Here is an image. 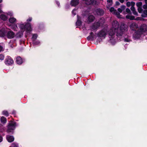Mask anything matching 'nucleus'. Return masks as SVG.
<instances>
[{"label": "nucleus", "mask_w": 147, "mask_h": 147, "mask_svg": "<svg viewBox=\"0 0 147 147\" xmlns=\"http://www.w3.org/2000/svg\"><path fill=\"white\" fill-rule=\"evenodd\" d=\"M32 18H29L27 20V22H29V21H31L32 20Z\"/></svg>", "instance_id": "de8ad7c7"}, {"label": "nucleus", "mask_w": 147, "mask_h": 147, "mask_svg": "<svg viewBox=\"0 0 147 147\" xmlns=\"http://www.w3.org/2000/svg\"><path fill=\"white\" fill-rule=\"evenodd\" d=\"M141 34L139 31L138 30L134 34L133 37L135 39L139 38L140 37Z\"/></svg>", "instance_id": "9b49d317"}, {"label": "nucleus", "mask_w": 147, "mask_h": 147, "mask_svg": "<svg viewBox=\"0 0 147 147\" xmlns=\"http://www.w3.org/2000/svg\"><path fill=\"white\" fill-rule=\"evenodd\" d=\"M138 11L139 13H141L142 11V9L141 7H138Z\"/></svg>", "instance_id": "a19ab883"}, {"label": "nucleus", "mask_w": 147, "mask_h": 147, "mask_svg": "<svg viewBox=\"0 0 147 147\" xmlns=\"http://www.w3.org/2000/svg\"><path fill=\"white\" fill-rule=\"evenodd\" d=\"M16 62L18 64H21L23 62L21 58L20 57H18L16 58Z\"/></svg>", "instance_id": "a211bd4d"}, {"label": "nucleus", "mask_w": 147, "mask_h": 147, "mask_svg": "<svg viewBox=\"0 0 147 147\" xmlns=\"http://www.w3.org/2000/svg\"><path fill=\"white\" fill-rule=\"evenodd\" d=\"M2 113L3 115H5L6 116H8V113L7 111H3Z\"/></svg>", "instance_id": "72a5a7b5"}, {"label": "nucleus", "mask_w": 147, "mask_h": 147, "mask_svg": "<svg viewBox=\"0 0 147 147\" xmlns=\"http://www.w3.org/2000/svg\"><path fill=\"white\" fill-rule=\"evenodd\" d=\"M24 32L20 30L16 33L15 36L17 38H21L23 36Z\"/></svg>", "instance_id": "4468645a"}, {"label": "nucleus", "mask_w": 147, "mask_h": 147, "mask_svg": "<svg viewBox=\"0 0 147 147\" xmlns=\"http://www.w3.org/2000/svg\"><path fill=\"white\" fill-rule=\"evenodd\" d=\"M124 0H119V1L121 3H122L124 2ZM125 0L126 1H127L128 0Z\"/></svg>", "instance_id": "09e8293b"}, {"label": "nucleus", "mask_w": 147, "mask_h": 147, "mask_svg": "<svg viewBox=\"0 0 147 147\" xmlns=\"http://www.w3.org/2000/svg\"><path fill=\"white\" fill-rule=\"evenodd\" d=\"M3 138L1 136H0V142H1L2 141Z\"/></svg>", "instance_id": "3c124183"}, {"label": "nucleus", "mask_w": 147, "mask_h": 147, "mask_svg": "<svg viewBox=\"0 0 147 147\" xmlns=\"http://www.w3.org/2000/svg\"><path fill=\"white\" fill-rule=\"evenodd\" d=\"M18 144L16 143H13L12 144L11 147H18Z\"/></svg>", "instance_id": "c756f323"}, {"label": "nucleus", "mask_w": 147, "mask_h": 147, "mask_svg": "<svg viewBox=\"0 0 147 147\" xmlns=\"http://www.w3.org/2000/svg\"><path fill=\"white\" fill-rule=\"evenodd\" d=\"M6 14L11 16H12L13 15V13L12 11H9Z\"/></svg>", "instance_id": "473e14b6"}, {"label": "nucleus", "mask_w": 147, "mask_h": 147, "mask_svg": "<svg viewBox=\"0 0 147 147\" xmlns=\"http://www.w3.org/2000/svg\"><path fill=\"white\" fill-rule=\"evenodd\" d=\"M13 61L9 56H7L5 60V63L7 65H10L13 63Z\"/></svg>", "instance_id": "6e6552de"}, {"label": "nucleus", "mask_w": 147, "mask_h": 147, "mask_svg": "<svg viewBox=\"0 0 147 147\" xmlns=\"http://www.w3.org/2000/svg\"><path fill=\"white\" fill-rule=\"evenodd\" d=\"M127 19H129L131 20H132L135 19V17L134 16L131 15H127L126 16Z\"/></svg>", "instance_id": "bb28decb"}, {"label": "nucleus", "mask_w": 147, "mask_h": 147, "mask_svg": "<svg viewBox=\"0 0 147 147\" xmlns=\"http://www.w3.org/2000/svg\"><path fill=\"white\" fill-rule=\"evenodd\" d=\"M131 9L132 11L135 10V8L134 7V6H131Z\"/></svg>", "instance_id": "c03bdc74"}, {"label": "nucleus", "mask_w": 147, "mask_h": 147, "mask_svg": "<svg viewBox=\"0 0 147 147\" xmlns=\"http://www.w3.org/2000/svg\"><path fill=\"white\" fill-rule=\"evenodd\" d=\"M5 28H2L0 30V36L3 37L5 35Z\"/></svg>", "instance_id": "6ab92c4d"}, {"label": "nucleus", "mask_w": 147, "mask_h": 147, "mask_svg": "<svg viewBox=\"0 0 147 147\" xmlns=\"http://www.w3.org/2000/svg\"><path fill=\"white\" fill-rule=\"evenodd\" d=\"M109 11L113 14H115V11H117L116 10H115L114 8L113 7L109 9Z\"/></svg>", "instance_id": "cd10ccee"}, {"label": "nucleus", "mask_w": 147, "mask_h": 147, "mask_svg": "<svg viewBox=\"0 0 147 147\" xmlns=\"http://www.w3.org/2000/svg\"><path fill=\"white\" fill-rule=\"evenodd\" d=\"M116 5H120V3L118 2H116Z\"/></svg>", "instance_id": "603ef678"}, {"label": "nucleus", "mask_w": 147, "mask_h": 147, "mask_svg": "<svg viewBox=\"0 0 147 147\" xmlns=\"http://www.w3.org/2000/svg\"><path fill=\"white\" fill-rule=\"evenodd\" d=\"M3 11H2L0 9V14L2 13Z\"/></svg>", "instance_id": "5fc2aeb1"}, {"label": "nucleus", "mask_w": 147, "mask_h": 147, "mask_svg": "<svg viewBox=\"0 0 147 147\" xmlns=\"http://www.w3.org/2000/svg\"><path fill=\"white\" fill-rule=\"evenodd\" d=\"M145 2L146 4H147V0H145Z\"/></svg>", "instance_id": "6e6d98bb"}, {"label": "nucleus", "mask_w": 147, "mask_h": 147, "mask_svg": "<svg viewBox=\"0 0 147 147\" xmlns=\"http://www.w3.org/2000/svg\"><path fill=\"white\" fill-rule=\"evenodd\" d=\"M144 13L145 15H142V16L144 17H146V16H147V10H144Z\"/></svg>", "instance_id": "4c0bfd02"}, {"label": "nucleus", "mask_w": 147, "mask_h": 147, "mask_svg": "<svg viewBox=\"0 0 147 147\" xmlns=\"http://www.w3.org/2000/svg\"><path fill=\"white\" fill-rule=\"evenodd\" d=\"M80 18L78 16V20L76 22V25L77 26H79L81 25L82 22H81L80 20Z\"/></svg>", "instance_id": "a878e982"}, {"label": "nucleus", "mask_w": 147, "mask_h": 147, "mask_svg": "<svg viewBox=\"0 0 147 147\" xmlns=\"http://www.w3.org/2000/svg\"><path fill=\"white\" fill-rule=\"evenodd\" d=\"M33 43L34 45H38L40 44V41H33Z\"/></svg>", "instance_id": "7c9ffc66"}, {"label": "nucleus", "mask_w": 147, "mask_h": 147, "mask_svg": "<svg viewBox=\"0 0 147 147\" xmlns=\"http://www.w3.org/2000/svg\"><path fill=\"white\" fill-rule=\"evenodd\" d=\"M138 27V25L134 22L132 23L130 26V27L132 30H135Z\"/></svg>", "instance_id": "f8f14e48"}, {"label": "nucleus", "mask_w": 147, "mask_h": 147, "mask_svg": "<svg viewBox=\"0 0 147 147\" xmlns=\"http://www.w3.org/2000/svg\"><path fill=\"white\" fill-rule=\"evenodd\" d=\"M6 36L8 38L12 39L15 36V34L13 31L10 30L7 32Z\"/></svg>", "instance_id": "423d86ee"}, {"label": "nucleus", "mask_w": 147, "mask_h": 147, "mask_svg": "<svg viewBox=\"0 0 147 147\" xmlns=\"http://www.w3.org/2000/svg\"><path fill=\"white\" fill-rule=\"evenodd\" d=\"M18 28L20 30L24 32L25 31L26 32L30 31L32 28L31 27V24L28 23H23L21 22L18 24Z\"/></svg>", "instance_id": "7ed1b4c3"}, {"label": "nucleus", "mask_w": 147, "mask_h": 147, "mask_svg": "<svg viewBox=\"0 0 147 147\" xmlns=\"http://www.w3.org/2000/svg\"><path fill=\"white\" fill-rule=\"evenodd\" d=\"M127 31V26L125 25H122L120 26L119 29L116 34L118 38H121L123 36L124 37V40L127 42L131 41L130 37L125 35V33Z\"/></svg>", "instance_id": "f03ea898"}, {"label": "nucleus", "mask_w": 147, "mask_h": 147, "mask_svg": "<svg viewBox=\"0 0 147 147\" xmlns=\"http://www.w3.org/2000/svg\"><path fill=\"white\" fill-rule=\"evenodd\" d=\"M96 38V36L93 34L92 32H91L90 36L88 37V39L93 40L94 38Z\"/></svg>", "instance_id": "aec40b11"}, {"label": "nucleus", "mask_w": 147, "mask_h": 147, "mask_svg": "<svg viewBox=\"0 0 147 147\" xmlns=\"http://www.w3.org/2000/svg\"><path fill=\"white\" fill-rule=\"evenodd\" d=\"M4 50V46H2L0 45V52L3 51Z\"/></svg>", "instance_id": "58836bf2"}, {"label": "nucleus", "mask_w": 147, "mask_h": 147, "mask_svg": "<svg viewBox=\"0 0 147 147\" xmlns=\"http://www.w3.org/2000/svg\"><path fill=\"white\" fill-rule=\"evenodd\" d=\"M56 3L57 5L58 6H59V5H60L59 3V2H58V1H56Z\"/></svg>", "instance_id": "8fccbe9b"}, {"label": "nucleus", "mask_w": 147, "mask_h": 147, "mask_svg": "<svg viewBox=\"0 0 147 147\" xmlns=\"http://www.w3.org/2000/svg\"><path fill=\"white\" fill-rule=\"evenodd\" d=\"M94 19V18L92 15H90L88 18V20L89 22H92Z\"/></svg>", "instance_id": "b1692460"}, {"label": "nucleus", "mask_w": 147, "mask_h": 147, "mask_svg": "<svg viewBox=\"0 0 147 147\" xmlns=\"http://www.w3.org/2000/svg\"><path fill=\"white\" fill-rule=\"evenodd\" d=\"M17 125L16 123L13 121H10L7 126L6 132L8 133H13Z\"/></svg>", "instance_id": "20e7f679"}, {"label": "nucleus", "mask_w": 147, "mask_h": 147, "mask_svg": "<svg viewBox=\"0 0 147 147\" xmlns=\"http://www.w3.org/2000/svg\"><path fill=\"white\" fill-rule=\"evenodd\" d=\"M140 18L139 17H138V18H136L135 20H140Z\"/></svg>", "instance_id": "864d4df0"}, {"label": "nucleus", "mask_w": 147, "mask_h": 147, "mask_svg": "<svg viewBox=\"0 0 147 147\" xmlns=\"http://www.w3.org/2000/svg\"><path fill=\"white\" fill-rule=\"evenodd\" d=\"M105 22L103 19H101L99 22H95L92 26V28L93 30H95L97 28L102 24Z\"/></svg>", "instance_id": "39448f33"}, {"label": "nucleus", "mask_w": 147, "mask_h": 147, "mask_svg": "<svg viewBox=\"0 0 147 147\" xmlns=\"http://www.w3.org/2000/svg\"><path fill=\"white\" fill-rule=\"evenodd\" d=\"M4 56L2 54H0V60L2 61L4 60Z\"/></svg>", "instance_id": "c9c22d12"}, {"label": "nucleus", "mask_w": 147, "mask_h": 147, "mask_svg": "<svg viewBox=\"0 0 147 147\" xmlns=\"http://www.w3.org/2000/svg\"><path fill=\"white\" fill-rule=\"evenodd\" d=\"M108 4H109V6H111L112 4V0H108L107 1Z\"/></svg>", "instance_id": "e433bc0d"}, {"label": "nucleus", "mask_w": 147, "mask_h": 147, "mask_svg": "<svg viewBox=\"0 0 147 147\" xmlns=\"http://www.w3.org/2000/svg\"><path fill=\"white\" fill-rule=\"evenodd\" d=\"M141 33H143L144 32L147 31V25L145 24H143L140 26V28L138 30Z\"/></svg>", "instance_id": "1a4fd4ad"}, {"label": "nucleus", "mask_w": 147, "mask_h": 147, "mask_svg": "<svg viewBox=\"0 0 147 147\" xmlns=\"http://www.w3.org/2000/svg\"><path fill=\"white\" fill-rule=\"evenodd\" d=\"M6 139L7 141L9 142H13L14 139V137L13 136L7 135L6 136Z\"/></svg>", "instance_id": "2eb2a0df"}, {"label": "nucleus", "mask_w": 147, "mask_h": 147, "mask_svg": "<svg viewBox=\"0 0 147 147\" xmlns=\"http://www.w3.org/2000/svg\"><path fill=\"white\" fill-rule=\"evenodd\" d=\"M37 35L36 34H34L32 38V40L34 41L37 38Z\"/></svg>", "instance_id": "2f4dec72"}, {"label": "nucleus", "mask_w": 147, "mask_h": 147, "mask_svg": "<svg viewBox=\"0 0 147 147\" xmlns=\"http://www.w3.org/2000/svg\"><path fill=\"white\" fill-rule=\"evenodd\" d=\"M107 30L104 29L99 32L97 34V36L102 38H104L107 34Z\"/></svg>", "instance_id": "0eeeda50"}, {"label": "nucleus", "mask_w": 147, "mask_h": 147, "mask_svg": "<svg viewBox=\"0 0 147 147\" xmlns=\"http://www.w3.org/2000/svg\"><path fill=\"white\" fill-rule=\"evenodd\" d=\"M18 24H8L7 25L10 27V28L13 30L15 31H17L18 30Z\"/></svg>", "instance_id": "9d476101"}, {"label": "nucleus", "mask_w": 147, "mask_h": 147, "mask_svg": "<svg viewBox=\"0 0 147 147\" xmlns=\"http://www.w3.org/2000/svg\"><path fill=\"white\" fill-rule=\"evenodd\" d=\"M135 3L133 1H131V2H128L126 3V5L128 7H129L131 6H134Z\"/></svg>", "instance_id": "393cba45"}, {"label": "nucleus", "mask_w": 147, "mask_h": 147, "mask_svg": "<svg viewBox=\"0 0 147 147\" xmlns=\"http://www.w3.org/2000/svg\"><path fill=\"white\" fill-rule=\"evenodd\" d=\"M17 21V19L13 17H10L9 19V22L11 24L16 23Z\"/></svg>", "instance_id": "ddd939ff"}, {"label": "nucleus", "mask_w": 147, "mask_h": 147, "mask_svg": "<svg viewBox=\"0 0 147 147\" xmlns=\"http://www.w3.org/2000/svg\"><path fill=\"white\" fill-rule=\"evenodd\" d=\"M125 8V6L124 5H123L121 6L118 9V11L119 12L121 13L124 10Z\"/></svg>", "instance_id": "5701e85b"}, {"label": "nucleus", "mask_w": 147, "mask_h": 147, "mask_svg": "<svg viewBox=\"0 0 147 147\" xmlns=\"http://www.w3.org/2000/svg\"><path fill=\"white\" fill-rule=\"evenodd\" d=\"M143 8L144 9H147V4L144 5L143 6Z\"/></svg>", "instance_id": "49530a36"}, {"label": "nucleus", "mask_w": 147, "mask_h": 147, "mask_svg": "<svg viewBox=\"0 0 147 147\" xmlns=\"http://www.w3.org/2000/svg\"><path fill=\"white\" fill-rule=\"evenodd\" d=\"M72 14L74 15H75L76 14V10L75 9H74L72 11Z\"/></svg>", "instance_id": "79ce46f5"}, {"label": "nucleus", "mask_w": 147, "mask_h": 147, "mask_svg": "<svg viewBox=\"0 0 147 147\" xmlns=\"http://www.w3.org/2000/svg\"><path fill=\"white\" fill-rule=\"evenodd\" d=\"M96 11L97 14L100 16L103 15L104 13L103 10L100 9H96Z\"/></svg>", "instance_id": "f3484780"}, {"label": "nucleus", "mask_w": 147, "mask_h": 147, "mask_svg": "<svg viewBox=\"0 0 147 147\" xmlns=\"http://www.w3.org/2000/svg\"><path fill=\"white\" fill-rule=\"evenodd\" d=\"M5 130V129L3 127H1V125L0 124V132H3Z\"/></svg>", "instance_id": "ea45409f"}, {"label": "nucleus", "mask_w": 147, "mask_h": 147, "mask_svg": "<svg viewBox=\"0 0 147 147\" xmlns=\"http://www.w3.org/2000/svg\"><path fill=\"white\" fill-rule=\"evenodd\" d=\"M119 27L118 22L116 20L114 21L112 23L111 28L109 32L110 42L112 45L114 44L117 41V38L115 37V33L118 30Z\"/></svg>", "instance_id": "f257e3e1"}, {"label": "nucleus", "mask_w": 147, "mask_h": 147, "mask_svg": "<svg viewBox=\"0 0 147 147\" xmlns=\"http://www.w3.org/2000/svg\"><path fill=\"white\" fill-rule=\"evenodd\" d=\"M2 0H0V3L2 2Z\"/></svg>", "instance_id": "4d7b16f0"}, {"label": "nucleus", "mask_w": 147, "mask_h": 147, "mask_svg": "<svg viewBox=\"0 0 147 147\" xmlns=\"http://www.w3.org/2000/svg\"><path fill=\"white\" fill-rule=\"evenodd\" d=\"M136 5L138 7H141L142 5V2H139L136 3Z\"/></svg>", "instance_id": "f704fd0d"}, {"label": "nucleus", "mask_w": 147, "mask_h": 147, "mask_svg": "<svg viewBox=\"0 0 147 147\" xmlns=\"http://www.w3.org/2000/svg\"><path fill=\"white\" fill-rule=\"evenodd\" d=\"M126 12L128 13H129L130 12V10L128 8H127L126 9Z\"/></svg>", "instance_id": "a18cd8bd"}, {"label": "nucleus", "mask_w": 147, "mask_h": 147, "mask_svg": "<svg viewBox=\"0 0 147 147\" xmlns=\"http://www.w3.org/2000/svg\"><path fill=\"white\" fill-rule=\"evenodd\" d=\"M0 121L1 123L3 124L7 122V119L4 117L2 116L0 118Z\"/></svg>", "instance_id": "412c9836"}, {"label": "nucleus", "mask_w": 147, "mask_h": 147, "mask_svg": "<svg viewBox=\"0 0 147 147\" xmlns=\"http://www.w3.org/2000/svg\"><path fill=\"white\" fill-rule=\"evenodd\" d=\"M132 12H133V14L134 15L136 16H138V13L135 10L133 11Z\"/></svg>", "instance_id": "37998d69"}, {"label": "nucleus", "mask_w": 147, "mask_h": 147, "mask_svg": "<svg viewBox=\"0 0 147 147\" xmlns=\"http://www.w3.org/2000/svg\"><path fill=\"white\" fill-rule=\"evenodd\" d=\"M79 2L78 0H72L71 2V5L72 6H75L78 4Z\"/></svg>", "instance_id": "dca6fc26"}, {"label": "nucleus", "mask_w": 147, "mask_h": 147, "mask_svg": "<svg viewBox=\"0 0 147 147\" xmlns=\"http://www.w3.org/2000/svg\"><path fill=\"white\" fill-rule=\"evenodd\" d=\"M116 16L117 17L119 18H121L122 17L120 15V13L119 12H117V11H115V14Z\"/></svg>", "instance_id": "c85d7f7f"}, {"label": "nucleus", "mask_w": 147, "mask_h": 147, "mask_svg": "<svg viewBox=\"0 0 147 147\" xmlns=\"http://www.w3.org/2000/svg\"><path fill=\"white\" fill-rule=\"evenodd\" d=\"M0 18L3 21H5L7 19V17L6 15L2 14L0 15Z\"/></svg>", "instance_id": "4be33fe9"}]
</instances>
